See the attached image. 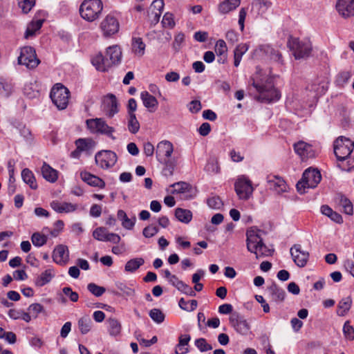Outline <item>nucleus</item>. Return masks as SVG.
Returning <instances> with one entry per match:
<instances>
[{"mask_svg":"<svg viewBox=\"0 0 354 354\" xmlns=\"http://www.w3.org/2000/svg\"><path fill=\"white\" fill-rule=\"evenodd\" d=\"M122 50L118 45H113L106 49L105 55L97 54L92 59V64L98 71H107L111 66L121 62Z\"/></svg>","mask_w":354,"mask_h":354,"instance_id":"f257e3e1","label":"nucleus"},{"mask_svg":"<svg viewBox=\"0 0 354 354\" xmlns=\"http://www.w3.org/2000/svg\"><path fill=\"white\" fill-rule=\"evenodd\" d=\"M251 85L259 93L257 100L262 102H273L279 100L281 97L280 92L274 88L273 79L267 78L265 81L258 80V77L252 79Z\"/></svg>","mask_w":354,"mask_h":354,"instance_id":"f03ea898","label":"nucleus"},{"mask_svg":"<svg viewBox=\"0 0 354 354\" xmlns=\"http://www.w3.org/2000/svg\"><path fill=\"white\" fill-rule=\"evenodd\" d=\"M102 10L101 0H84L80 5V13L84 19L92 22L100 17Z\"/></svg>","mask_w":354,"mask_h":354,"instance_id":"7ed1b4c3","label":"nucleus"},{"mask_svg":"<svg viewBox=\"0 0 354 354\" xmlns=\"http://www.w3.org/2000/svg\"><path fill=\"white\" fill-rule=\"evenodd\" d=\"M321 180L322 175L317 169L308 168L304 171L301 179L296 185L297 192L304 194L306 188H315Z\"/></svg>","mask_w":354,"mask_h":354,"instance_id":"20e7f679","label":"nucleus"},{"mask_svg":"<svg viewBox=\"0 0 354 354\" xmlns=\"http://www.w3.org/2000/svg\"><path fill=\"white\" fill-rule=\"evenodd\" d=\"M334 153L338 161L346 160L354 149V142L344 136L338 137L333 144Z\"/></svg>","mask_w":354,"mask_h":354,"instance_id":"39448f33","label":"nucleus"},{"mask_svg":"<svg viewBox=\"0 0 354 354\" xmlns=\"http://www.w3.org/2000/svg\"><path fill=\"white\" fill-rule=\"evenodd\" d=\"M86 122L92 133L105 135L112 140H115V137L113 135L115 132L114 127L108 125L104 119L101 118L88 119Z\"/></svg>","mask_w":354,"mask_h":354,"instance_id":"423d86ee","label":"nucleus"},{"mask_svg":"<svg viewBox=\"0 0 354 354\" xmlns=\"http://www.w3.org/2000/svg\"><path fill=\"white\" fill-rule=\"evenodd\" d=\"M288 44L296 59L308 57L312 50V44L308 40L300 41L297 38H292Z\"/></svg>","mask_w":354,"mask_h":354,"instance_id":"0eeeda50","label":"nucleus"},{"mask_svg":"<svg viewBox=\"0 0 354 354\" xmlns=\"http://www.w3.org/2000/svg\"><path fill=\"white\" fill-rule=\"evenodd\" d=\"M18 63L26 66L28 68H36L40 63L37 58L35 50L31 46H24L21 48L20 55L18 57Z\"/></svg>","mask_w":354,"mask_h":354,"instance_id":"6e6552de","label":"nucleus"},{"mask_svg":"<svg viewBox=\"0 0 354 354\" xmlns=\"http://www.w3.org/2000/svg\"><path fill=\"white\" fill-rule=\"evenodd\" d=\"M50 97L59 110L66 108V87L61 83L55 84L51 88Z\"/></svg>","mask_w":354,"mask_h":354,"instance_id":"1a4fd4ad","label":"nucleus"},{"mask_svg":"<svg viewBox=\"0 0 354 354\" xmlns=\"http://www.w3.org/2000/svg\"><path fill=\"white\" fill-rule=\"evenodd\" d=\"M118 160L116 153L110 150L98 151L95 156L97 165L104 169H109L115 165Z\"/></svg>","mask_w":354,"mask_h":354,"instance_id":"9d476101","label":"nucleus"},{"mask_svg":"<svg viewBox=\"0 0 354 354\" xmlns=\"http://www.w3.org/2000/svg\"><path fill=\"white\" fill-rule=\"evenodd\" d=\"M100 29L105 37H109L119 31V21L113 15L109 14L102 21Z\"/></svg>","mask_w":354,"mask_h":354,"instance_id":"9b49d317","label":"nucleus"},{"mask_svg":"<svg viewBox=\"0 0 354 354\" xmlns=\"http://www.w3.org/2000/svg\"><path fill=\"white\" fill-rule=\"evenodd\" d=\"M235 191L241 200H248L253 192L252 182L245 176L240 177L234 185Z\"/></svg>","mask_w":354,"mask_h":354,"instance_id":"f8f14e48","label":"nucleus"},{"mask_svg":"<svg viewBox=\"0 0 354 354\" xmlns=\"http://www.w3.org/2000/svg\"><path fill=\"white\" fill-rule=\"evenodd\" d=\"M171 186L174 188L172 194H180L183 199L189 200L196 196V189L188 183L180 181L175 183Z\"/></svg>","mask_w":354,"mask_h":354,"instance_id":"ddd939ff","label":"nucleus"},{"mask_svg":"<svg viewBox=\"0 0 354 354\" xmlns=\"http://www.w3.org/2000/svg\"><path fill=\"white\" fill-rule=\"evenodd\" d=\"M291 257L295 263L300 267H304L308 261L309 253L307 251H304L301 248V245L299 244H295L290 250Z\"/></svg>","mask_w":354,"mask_h":354,"instance_id":"4468645a","label":"nucleus"},{"mask_svg":"<svg viewBox=\"0 0 354 354\" xmlns=\"http://www.w3.org/2000/svg\"><path fill=\"white\" fill-rule=\"evenodd\" d=\"M230 323L234 330L241 335H248L250 331V326L243 317L238 314H234L230 318Z\"/></svg>","mask_w":354,"mask_h":354,"instance_id":"2eb2a0df","label":"nucleus"},{"mask_svg":"<svg viewBox=\"0 0 354 354\" xmlns=\"http://www.w3.org/2000/svg\"><path fill=\"white\" fill-rule=\"evenodd\" d=\"M173 151L174 146L172 143L167 140H162L157 145L156 151V158L160 162H162L164 159L171 156Z\"/></svg>","mask_w":354,"mask_h":354,"instance_id":"dca6fc26","label":"nucleus"},{"mask_svg":"<svg viewBox=\"0 0 354 354\" xmlns=\"http://www.w3.org/2000/svg\"><path fill=\"white\" fill-rule=\"evenodd\" d=\"M46 13L45 11H39L33 20L29 24L25 32V37L28 38L35 35V32L39 30L45 21Z\"/></svg>","mask_w":354,"mask_h":354,"instance_id":"f3484780","label":"nucleus"},{"mask_svg":"<svg viewBox=\"0 0 354 354\" xmlns=\"http://www.w3.org/2000/svg\"><path fill=\"white\" fill-rule=\"evenodd\" d=\"M335 7L343 18L354 17V0H337Z\"/></svg>","mask_w":354,"mask_h":354,"instance_id":"a211bd4d","label":"nucleus"},{"mask_svg":"<svg viewBox=\"0 0 354 354\" xmlns=\"http://www.w3.org/2000/svg\"><path fill=\"white\" fill-rule=\"evenodd\" d=\"M294 149L296 153H297L303 160L315 156V153L312 145L304 141H299L295 143L294 145Z\"/></svg>","mask_w":354,"mask_h":354,"instance_id":"6ab92c4d","label":"nucleus"},{"mask_svg":"<svg viewBox=\"0 0 354 354\" xmlns=\"http://www.w3.org/2000/svg\"><path fill=\"white\" fill-rule=\"evenodd\" d=\"M106 115L112 118L118 113V103L116 97L113 94H108L104 101Z\"/></svg>","mask_w":354,"mask_h":354,"instance_id":"aec40b11","label":"nucleus"},{"mask_svg":"<svg viewBox=\"0 0 354 354\" xmlns=\"http://www.w3.org/2000/svg\"><path fill=\"white\" fill-rule=\"evenodd\" d=\"M267 183L269 189L274 190L278 194H281L287 191V185L281 177L268 176L267 177Z\"/></svg>","mask_w":354,"mask_h":354,"instance_id":"412c9836","label":"nucleus"},{"mask_svg":"<svg viewBox=\"0 0 354 354\" xmlns=\"http://www.w3.org/2000/svg\"><path fill=\"white\" fill-rule=\"evenodd\" d=\"M263 242L261 237L254 230H248L246 232L247 249L251 253L257 252L258 245Z\"/></svg>","mask_w":354,"mask_h":354,"instance_id":"4be33fe9","label":"nucleus"},{"mask_svg":"<svg viewBox=\"0 0 354 354\" xmlns=\"http://www.w3.org/2000/svg\"><path fill=\"white\" fill-rule=\"evenodd\" d=\"M115 286L118 291L111 290V293L114 295L131 297H133L136 294L135 290L129 286L126 283L116 281L115 283Z\"/></svg>","mask_w":354,"mask_h":354,"instance_id":"5701e85b","label":"nucleus"},{"mask_svg":"<svg viewBox=\"0 0 354 354\" xmlns=\"http://www.w3.org/2000/svg\"><path fill=\"white\" fill-rule=\"evenodd\" d=\"M267 290L273 301L278 303L284 300L286 292L283 289L279 288L275 282H272Z\"/></svg>","mask_w":354,"mask_h":354,"instance_id":"b1692460","label":"nucleus"},{"mask_svg":"<svg viewBox=\"0 0 354 354\" xmlns=\"http://www.w3.org/2000/svg\"><path fill=\"white\" fill-rule=\"evenodd\" d=\"M191 336L189 334H181L178 337V343L175 347V354H187L189 352V343Z\"/></svg>","mask_w":354,"mask_h":354,"instance_id":"393cba45","label":"nucleus"},{"mask_svg":"<svg viewBox=\"0 0 354 354\" xmlns=\"http://www.w3.org/2000/svg\"><path fill=\"white\" fill-rule=\"evenodd\" d=\"M335 201L338 205L343 209L345 214L351 216L353 214V206L351 201L344 194H337L335 197Z\"/></svg>","mask_w":354,"mask_h":354,"instance_id":"a878e982","label":"nucleus"},{"mask_svg":"<svg viewBox=\"0 0 354 354\" xmlns=\"http://www.w3.org/2000/svg\"><path fill=\"white\" fill-rule=\"evenodd\" d=\"M353 304L351 296L343 297L337 304L336 313L339 317H344L350 310Z\"/></svg>","mask_w":354,"mask_h":354,"instance_id":"bb28decb","label":"nucleus"},{"mask_svg":"<svg viewBox=\"0 0 354 354\" xmlns=\"http://www.w3.org/2000/svg\"><path fill=\"white\" fill-rule=\"evenodd\" d=\"M118 218L122 222V225L127 230H132L135 225L136 218L133 216L131 218H128L126 212L122 209H119L117 212Z\"/></svg>","mask_w":354,"mask_h":354,"instance_id":"cd10ccee","label":"nucleus"},{"mask_svg":"<svg viewBox=\"0 0 354 354\" xmlns=\"http://www.w3.org/2000/svg\"><path fill=\"white\" fill-rule=\"evenodd\" d=\"M272 6V3L267 0H253L252 3V12H256L258 15L265 13Z\"/></svg>","mask_w":354,"mask_h":354,"instance_id":"c85d7f7f","label":"nucleus"},{"mask_svg":"<svg viewBox=\"0 0 354 354\" xmlns=\"http://www.w3.org/2000/svg\"><path fill=\"white\" fill-rule=\"evenodd\" d=\"M140 98L146 108L149 109H153L150 110V111H153L158 106V102L156 98L150 95L147 91L142 92L140 94Z\"/></svg>","mask_w":354,"mask_h":354,"instance_id":"c756f323","label":"nucleus"},{"mask_svg":"<svg viewBox=\"0 0 354 354\" xmlns=\"http://www.w3.org/2000/svg\"><path fill=\"white\" fill-rule=\"evenodd\" d=\"M240 0H225L218 6V10L222 14H227L239 6Z\"/></svg>","mask_w":354,"mask_h":354,"instance_id":"7c9ffc66","label":"nucleus"},{"mask_svg":"<svg viewBox=\"0 0 354 354\" xmlns=\"http://www.w3.org/2000/svg\"><path fill=\"white\" fill-rule=\"evenodd\" d=\"M164 164L162 174L164 176L168 177L174 174V170L177 166V159L176 158H169L164 159L162 162Z\"/></svg>","mask_w":354,"mask_h":354,"instance_id":"2f4dec72","label":"nucleus"},{"mask_svg":"<svg viewBox=\"0 0 354 354\" xmlns=\"http://www.w3.org/2000/svg\"><path fill=\"white\" fill-rule=\"evenodd\" d=\"M175 216L183 223H189L192 219V212L186 209L178 207L175 209Z\"/></svg>","mask_w":354,"mask_h":354,"instance_id":"473e14b6","label":"nucleus"},{"mask_svg":"<svg viewBox=\"0 0 354 354\" xmlns=\"http://www.w3.org/2000/svg\"><path fill=\"white\" fill-rule=\"evenodd\" d=\"M41 174L43 177L50 183H54L57 179V171L47 165L46 162L44 163L41 167Z\"/></svg>","mask_w":354,"mask_h":354,"instance_id":"72a5a7b5","label":"nucleus"},{"mask_svg":"<svg viewBox=\"0 0 354 354\" xmlns=\"http://www.w3.org/2000/svg\"><path fill=\"white\" fill-rule=\"evenodd\" d=\"M65 249L64 245H59L57 246L53 252V261L57 263L62 266L66 265V260L65 259Z\"/></svg>","mask_w":354,"mask_h":354,"instance_id":"f704fd0d","label":"nucleus"},{"mask_svg":"<svg viewBox=\"0 0 354 354\" xmlns=\"http://www.w3.org/2000/svg\"><path fill=\"white\" fill-rule=\"evenodd\" d=\"M328 82L326 81L315 82L308 86V89L310 91H313L316 96H321L324 95L328 90Z\"/></svg>","mask_w":354,"mask_h":354,"instance_id":"c9c22d12","label":"nucleus"},{"mask_svg":"<svg viewBox=\"0 0 354 354\" xmlns=\"http://www.w3.org/2000/svg\"><path fill=\"white\" fill-rule=\"evenodd\" d=\"M145 263L142 258H135L128 261L124 266V270L127 272L133 273Z\"/></svg>","mask_w":354,"mask_h":354,"instance_id":"e433bc0d","label":"nucleus"},{"mask_svg":"<svg viewBox=\"0 0 354 354\" xmlns=\"http://www.w3.org/2000/svg\"><path fill=\"white\" fill-rule=\"evenodd\" d=\"M260 50L263 51L271 59L279 63L283 62L281 54L270 46H261Z\"/></svg>","mask_w":354,"mask_h":354,"instance_id":"4c0bfd02","label":"nucleus"},{"mask_svg":"<svg viewBox=\"0 0 354 354\" xmlns=\"http://www.w3.org/2000/svg\"><path fill=\"white\" fill-rule=\"evenodd\" d=\"M107 322L109 335L113 337L118 336L120 334L122 329L120 322L115 318H109L107 320Z\"/></svg>","mask_w":354,"mask_h":354,"instance_id":"58836bf2","label":"nucleus"},{"mask_svg":"<svg viewBox=\"0 0 354 354\" xmlns=\"http://www.w3.org/2000/svg\"><path fill=\"white\" fill-rule=\"evenodd\" d=\"M21 178L24 183L29 185L31 189H36L37 188L34 175L29 169L26 168L22 170Z\"/></svg>","mask_w":354,"mask_h":354,"instance_id":"ea45409f","label":"nucleus"},{"mask_svg":"<svg viewBox=\"0 0 354 354\" xmlns=\"http://www.w3.org/2000/svg\"><path fill=\"white\" fill-rule=\"evenodd\" d=\"M132 50L139 57H142L145 54V44L140 37L133 38Z\"/></svg>","mask_w":354,"mask_h":354,"instance_id":"a19ab883","label":"nucleus"},{"mask_svg":"<svg viewBox=\"0 0 354 354\" xmlns=\"http://www.w3.org/2000/svg\"><path fill=\"white\" fill-rule=\"evenodd\" d=\"M53 275L51 273L50 270H46L39 276H38L35 283L37 286L41 287L49 283L53 279Z\"/></svg>","mask_w":354,"mask_h":354,"instance_id":"79ce46f5","label":"nucleus"},{"mask_svg":"<svg viewBox=\"0 0 354 354\" xmlns=\"http://www.w3.org/2000/svg\"><path fill=\"white\" fill-rule=\"evenodd\" d=\"M273 252L274 250L268 248V247L262 242L258 245L257 252H253L252 253L255 254L256 259H258L261 257L272 256Z\"/></svg>","mask_w":354,"mask_h":354,"instance_id":"37998d69","label":"nucleus"},{"mask_svg":"<svg viewBox=\"0 0 354 354\" xmlns=\"http://www.w3.org/2000/svg\"><path fill=\"white\" fill-rule=\"evenodd\" d=\"M92 321L88 316L81 317L78 321V327L82 334L88 333L91 328Z\"/></svg>","mask_w":354,"mask_h":354,"instance_id":"c03bdc74","label":"nucleus"},{"mask_svg":"<svg viewBox=\"0 0 354 354\" xmlns=\"http://www.w3.org/2000/svg\"><path fill=\"white\" fill-rule=\"evenodd\" d=\"M179 307L186 311L191 312L196 309L198 302L195 299L186 301L184 298H181L178 301Z\"/></svg>","mask_w":354,"mask_h":354,"instance_id":"a18cd8bd","label":"nucleus"},{"mask_svg":"<svg viewBox=\"0 0 354 354\" xmlns=\"http://www.w3.org/2000/svg\"><path fill=\"white\" fill-rule=\"evenodd\" d=\"M93 141L91 139L79 138L75 141L77 148L82 152L89 150L93 145Z\"/></svg>","mask_w":354,"mask_h":354,"instance_id":"49530a36","label":"nucleus"},{"mask_svg":"<svg viewBox=\"0 0 354 354\" xmlns=\"http://www.w3.org/2000/svg\"><path fill=\"white\" fill-rule=\"evenodd\" d=\"M140 129V123L138 121L136 114L129 115L128 130L133 134H136Z\"/></svg>","mask_w":354,"mask_h":354,"instance_id":"de8ad7c7","label":"nucleus"},{"mask_svg":"<svg viewBox=\"0 0 354 354\" xmlns=\"http://www.w3.org/2000/svg\"><path fill=\"white\" fill-rule=\"evenodd\" d=\"M47 236L39 232H35L31 236L32 244L36 247H41L45 245L47 242Z\"/></svg>","mask_w":354,"mask_h":354,"instance_id":"09e8293b","label":"nucleus"},{"mask_svg":"<svg viewBox=\"0 0 354 354\" xmlns=\"http://www.w3.org/2000/svg\"><path fill=\"white\" fill-rule=\"evenodd\" d=\"M149 315L151 319L157 324L162 323L165 318V314L158 308L151 309L149 311Z\"/></svg>","mask_w":354,"mask_h":354,"instance_id":"8fccbe9b","label":"nucleus"},{"mask_svg":"<svg viewBox=\"0 0 354 354\" xmlns=\"http://www.w3.org/2000/svg\"><path fill=\"white\" fill-rule=\"evenodd\" d=\"M18 6L25 14L28 13L35 5V0H17Z\"/></svg>","mask_w":354,"mask_h":354,"instance_id":"3c124183","label":"nucleus"},{"mask_svg":"<svg viewBox=\"0 0 354 354\" xmlns=\"http://www.w3.org/2000/svg\"><path fill=\"white\" fill-rule=\"evenodd\" d=\"M88 290L95 297L102 296L106 291L105 288L97 286L94 283H90L87 285Z\"/></svg>","mask_w":354,"mask_h":354,"instance_id":"603ef678","label":"nucleus"},{"mask_svg":"<svg viewBox=\"0 0 354 354\" xmlns=\"http://www.w3.org/2000/svg\"><path fill=\"white\" fill-rule=\"evenodd\" d=\"M194 344L201 352H206L212 349V345L208 344L206 339L203 337L196 339Z\"/></svg>","mask_w":354,"mask_h":354,"instance_id":"864d4df0","label":"nucleus"},{"mask_svg":"<svg viewBox=\"0 0 354 354\" xmlns=\"http://www.w3.org/2000/svg\"><path fill=\"white\" fill-rule=\"evenodd\" d=\"M207 203L208 206L210 208L216 209H220L223 205L221 199L218 196H214L209 197L207 199Z\"/></svg>","mask_w":354,"mask_h":354,"instance_id":"5fc2aeb1","label":"nucleus"},{"mask_svg":"<svg viewBox=\"0 0 354 354\" xmlns=\"http://www.w3.org/2000/svg\"><path fill=\"white\" fill-rule=\"evenodd\" d=\"M107 231L104 227H97L96 228L93 232V237L100 241H104L106 240V236H107Z\"/></svg>","mask_w":354,"mask_h":354,"instance_id":"6e6d98bb","label":"nucleus"},{"mask_svg":"<svg viewBox=\"0 0 354 354\" xmlns=\"http://www.w3.org/2000/svg\"><path fill=\"white\" fill-rule=\"evenodd\" d=\"M227 48L224 40L219 39L216 41L215 46V52L216 55L227 54Z\"/></svg>","mask_w":354,"mask_h":354,"instance_id":"4d7b16f0","label":"nucleus"},{"mask_svg":"<svg viewBox=\"0 0 354 354\" xmlns=\"http://www.w3.org/2000/svg\"><path fill=\"white\" fill-rule=\"evenodd\" d=\"M343 333L346 338L348 339H354V328L350 325L349 321H346L343 326Z\"/></svg>","mask_w":354,"mask_h":354,"instance_id":"13d9d810","label":"nucleus"},{"mask_svg":"<svg viewBox=\"0 0 354 354\" xmlns=\"http://www.w3.org/2000/svg\"><path fill=\"white\" fill-rule=\"evenodd\" d=\"M50 207L53 210L58 213H63L66 212V203H62L57 200L52 201L50 203Z\"/></svg>","mask_w":354,"mask_h":354,"instance_id":"bf43d9fd","label":"nucleus"},{"mask_svg":"<svg viewBox=\"0 0 354 354\" xmlns=\"http://www.w3.org/2000/svg\"><path fill=\"white\" fill-rule=\"evenodd\" d=\"M162 24L164 27L173 28L175 26L173 15L169 12L165 13L162 17Z\"/></svg>","mask_w":354,"mask_h":354,"instance_id":"052dcab7","label":"nucleus"},{"mask_svg":"<svg viewBox=\"0 0 354 354\" xmlns=\"http://www.w3.org/2000/svg\"><path fill=\"white\" fill-rule=\"evenodd\" d=\"M185 41V35L183 32L178 33L175 37L173 42V48L176 51H178L181 47V44Z\"/></svg>","mask_w":354,"mask_h":354,"instance_id":"680f3d73","label":"nucleus"},{"mask_svg":"<svg viewBox=\"0 0 354 354\" xmlns=\"http://www.w3.org/2000/svg\"><path fill=\"white\" fill-rule=\"evenodd\" d=\"M158 232V228L156 226L149 225L143 229L142 234L146 238H151Z\"/></svg>","mask_w":354,"mask_h":354,"instance_id":"e2e57ef3","label":"nucleus"},{"mask_svg":"<svg viewBox=\"0 0 354 354\" xmlns=\"http://www.w3.org/2000/svg\"><path fill=\"white\" fill-rule=\"evenodd\" d=\"M44 307L38 303L32 304L29 306L28 310L34 317H37L38 314L42 312Z\"/></svg>","mask_w":354,"mask_h":354,"instance_id":"0e129e2a","label":"nucleus"},{"mask_svg":"<svg viewBox=\"0 0 354 354\" xmlns=\"http://www.w3.org/2000/svg\"><path fill=\"white\" fill-rule=\"evenodd\" d=\"M248 45L247 44H239L234 50V56H238L239 57H243V55L248 51Z\"/></svg>","mask_w":354,"mask_h":354,"instance_id":"69168bd1","label":"nucleus"},{"mask_svg":"<svg viewBox=\"0 0 354 354\" xmlns=\"http://www.w3.org/2000/svg\"><path fill=\"white\" fill-rule=\"evenodd\" d=\"M64 225L65 224L63 221H57L54 224V228L50 231V234L53 236H58L59 233L64 229Z\"/></svg>","mask_w":354,"mask_h":354,"instance_id":"338daca9","label":"nucleus"},{"mask_svg":"<svg viewBox=\"0 0 354 354\" xmlns=\"http://www.w3.org/2000/svg\"><path fill=\"white\" fill-rule=\"evenodd\" d=\"M189 111L192 113L199 112L202 108L201 103L199 100H192L188 104Z\"/></svg>","mask_w":354,"mask_h":354,"instance_id":"774afa93","label":"nucleus"}]
</instances>
